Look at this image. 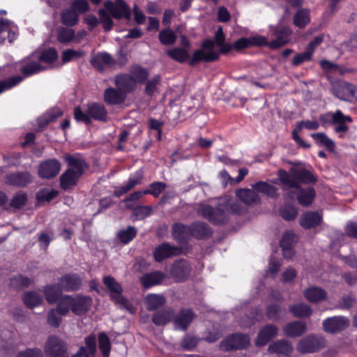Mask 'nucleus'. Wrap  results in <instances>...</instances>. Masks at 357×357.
Wrapping results in <instances>:
<instances>
[{"label":"nucleus","instance_id":"37","mask_svg":"<svg viewBox=\"0 0 357 357\" xmlns=\"http://www.w3.org/2000/svg\"><path fill=\"white\" fill-rule=\"evenodd\" d=\"M333 94L340 100L351 101V84L345 82L335 84L332 88Z\"/></svg>","mask_w":357,"mask_h":357},{"label":"nucleus","instance_id":"31","mask_svg":"<svg viewBox=\"0 0 357 357\" xmlns=\"http://www.w3.org/2000/svg\"><path fill=\"white\" fill-rule=\"evenodd\" d=\"M33 56L36 58V60L47 66L48 68L54 63L58 59V53L56 50L54 48H48L40 53L33 52Z\"/></svg>","mask_w":357,"mask_h":357},{"label":"nucleus","instance_id":"42","mask_svg":"<svg viewBox=\"0 0 357 357\" xmlns=\"http://www.w3.org/2000/svg\"><path fill=\"white\" fill-rule=\"evenodd\" d=\"M166 54L169 58L179 63H184L189 59L188 50L184 48L174 47L167 50Z\"/></svg>","mask_w":357,"mask_h":357},{"label":"nucleus","instance_id":"48","mask_svg":"<svg viewBox=\"0 0 357 357\" xmlns=\"http://www.w3.org/2000/svg\"><path fill=\"white\" fill-rule=\"evenodd\" d=\"M316 142L321 146H324L328 151H332L335 147L334 142L328 138L324 132H317L311 135Z\"/></svg>","mask_w":357,"mask_h":357},{"label":"nucleus","instance_id":"3","mask_svg":"<svg viewBox=\"0 0 357 357\" xmlns=\"http://www.w3.org/2000/svg\"><path fill=\"white\" fill-rule=\"evenodd\" d=\"M197 212L199 215L213 225H225L229 222L228 198L220 199L215 207L206 204H199Z\"/></svg>","mask_w":357,"mask_h":357},{"label":"nucleus","instance_id":"32","mask_svg":"<svg viewBox=\"0 0 357 357\" xmlns=\"http://www.w3.org/2000/svg\"><path fill=\"white\" fill-rule=\"evenodd\" d=\"M92 300L89 296L73 297L72 312L77 315L86 313L91 305Z\"/></svg>","mask_w":357,"mask_h":357},{"label":"nucleus","instance_id":"8","mask_svg":"<svg viewBox=\"0 0 357 357\" xmlns=\"http://www.w3.org/2000/svg\"><path fill=\"white\" fill-rule=\"evenodd\" d=\"M90 63L93 68L100 72H102L106 68H116L117 66L122 67L126 63V59L123 58L122 61H117L109 54L99 52L91 56Z\"/></svg>","mask_w":357,"mask_h":357},{"label":"nucleus","instance_id":"59","mask_svg":"<svg viewBox=\"0 0 357 357\" xmlns=\"http://www.w3.org/2000/svg\"><path fill=\"white\" fill-rule=\"evenodd\" d=\"M22 77L17 75L15 77H9L8 79L0 82V93L8 90L22 81Z\"/></svg>","mask_w":357,"mask_h":357},{"label":"nucleus","instance_id":"6","mask_svg":"<svg viewBox=\"0 0 357 357\" xmlns=\"http://www.w3.org/2000/svg\"><path fill=\"white\" fill-rule=\"evenodd\" d=\"M102 282L109 290L111 298L118 307L126 310L130 314L135 313V307L127 298L122 296L123 288L114 278L109 275L105 276Z\"/></svg>","mask_w":357,"mask_h":357},{"label":"nucleus","instance_id":"18","mask_svg":"<svg viewBox=\"0 0 357 357\" xmlns=\"http://www.w3.org/2000/svg\"><path fill=\"white\" fill-rule=\"evenodd\" d=\"M181 252V249L169 243H162L157 246L153 252L154 259L157 262H161L167 258L177 256Z\"/></svg>","mask_w":357,"mask_h":357},{"label":"nucleus","instance_id":"30","mask_svg":"<svg viewBox=\"0 0 357 357\" xmlns=\"http://www.w3.org/2000/svg\"><path fill=\"white\" fill-rule=\"evenodd\" d=\"M126 98L124 92H122L119 89L109 87L105 89L104 93V100L108 105H119L123 103Z\"/></svg>","mask_w":357,"mask_h":357},{"label":"nucleus","instance_id":"49","mask_svg":"<svg viewBox=\"0 0 357 357\" xmlns=\"http://www.w3.org/2000/svg\"><path fill=\"white\" fill-rule=\"evenodd\" d=\"M131 209L132 210V216L135 218V220H143L149 216L153 211V208L151 206L139 205L133 206Z\"/></svg>","mask_w":357,"mask_h":357},{"label":"nucleus","instance_id":"4","mask_svg":"<svg viewBox=\"0 0 357 357\" xmlns=\"http://www.w3.org/2000/svg\"><path fill=\"white\" fill-rule=\"evenodd\" d=\"M225 34L223 33L222 28L220 26L215 32V40L211 39L205 40L202 45L203 49L206 50H196L192 59L189 61L190 66H194L195 63L199 61L212 62L218 59L219 52L213 50L215 44L218 45H222L225 42Z\"/></svg>","mask_w":357,"mask_h":357},{"label":"nucleus","instance_id":"24","mask_svg":"<svg viewBox=\"0 0 357 357\" xmlns=\"http://www.w3.org/2000/svg\"><path fill=\"white\" fill-rule=\"evenodd\" d=\"M144 303L148 311H156L166 304L167 298L162 294H149L145 296Z\"/></svg>","mask_w":357,"mask_h":357},{"label":"nucleus","instance_id":"34","mask_svg":"<svg viewBox=\"0 0 357 357\" xmlns=\"http://www.w3.org/2000/svg\"><path fill=\"white\" fill-rule=\"evenodd\" d=\"M283 331L284 335L288 337H299L306 331V324L301 321H292L284 327Z\"/></svg>","mask_w":357,"mask_h":357},{"label":"nucleus","instance_id":"28","mask_svg":"<svg viewBox=\"0 0 357 357\" xmlns=\"http://www.w3.org/2000/svg\"><path fill=\"white\" fill-rule=\"evenodd\" d=\"M333 123L335 126L334 130L337 133L344 134L346 133L349 127L347 123H351L352 119L349 116H346L340 110H337L333 113Z\"/></svg>","mask_w":357,"mask_h":357},{"label":"nucleus","instance_id":"22","mask_svg":"<svg viewBox=\"0 0 357 357\" xmlns=\"http://www.w3.org/2000/svg\"><path fill=\"white\" fill-rule=\"evenodd\" d=\"M278 328L273 324H267L258 333L255 340L257 346L262 347L266 345L272 338L278 335Z\"/></svg>","mask_w":357,"mask_h":357},{"label":"nucleus","instance_id":"1","mask_svg":"<svg viewBox=\"0 0 357 357\" xmlns=\"http://www.w3.org/2000/svg\"><path fill=\"white\" fill-rule=\"evenodd\" d=\"M278 175L279 180L282 185V190L287 197L294 199V192L292 188H298L301 183L309 184L315 183L317 178L308 170L304 168L296 169L291 167L289 173L284 169H279Z\"/></svg>","mask_w":357,"mask_h":357},{"label":"nucleus","instance_id":"7","mask_svg":"<svg viewBox=\"0 0 357 357\" xmlns=\"http://www.w3.org/2000/svg\"><path fill=\"white\" fill-rule=\"evenodd\" d=\"M68 344L60 337L52 335L44 344V352L47 357H68Z\"/></svg>","mask_w":357,"mask_h":357},{"label":"nucleus","instance_id":"38","mask_svg":"<svg viewBox=\"0 0 357 357\" xmlns=\"http://www.w3.org/2000/svg\"><path fill=\"white\" fill-rule=\"evenodd\" d=\"M326 291L317 287H311L304 291V296L311 303H319L326 299Z\"/></svg>","mask_w":357,"mask_h":357},{"label":"nucleus","instance_id":"19","mask_svg":"<svg viewBox=\"0 0 357 357\" xmlns=\"http://www.w3.org/2000/svg\"><path fill=\"white\" fill-rule=\"evenodd\" d=\"M294 192V198L296 197L298 202L303 206L311 205L316 197V192L314 188L307 187L292 188Z\"/></svg>","mask_w":357,"mask_h":357},{"label":"nucleus","instance_id":"43","mask_svg":"<svg viewBox=\"0 0 357 357\" xmlns=\"http://www.w3.org/2000/svg\"><path fill=\"white\" fill-rule=\"evenodd\" d=\"M289 311L296 317H310L312 310L311 307L305 303H298L289 307Z\"/></svg>","mask_w":357,"mask_h":357},{"label":"nucleus","instance_id":"41","mask_svg":"<svg viewBox=\"0 0 357 357\" xmlns=\"http://www.w3.org/2000/svg\"><path fill=\"white\" fill-rule=\"evenodd\" d=\"M62 291L63 289H61V286L59 284H51L45 287L44 293L47 301L51 304L56 303L61 296Z\"/></svg>","mask_w":357,"mask_h":357},{"label":"nucleus","instance_id":"25","mask_svg":"<svg viewBox=\"0 0 357 357\" xmlns=\"http://www.w3.org/2000/svg\"><path fill=\"white\" fill-rule=\"evenodd\" d=\"M174 309L172 307H167L162 310L156 311L152 315V322L157 326H165L169 322H173Z\"/></svg>","mask_w":357,"mask_h":357},{"label":"nucleus","instance_id":"52","mask_svg":"<svg viewBox=\"0 0 357 357\" xmlns=\"http://www.w3.org/2000/svg\"><path fill=\"white\" fill-rule=\"evenodd\" d=\"M280 214L284 220L291 221L297 217L298 210L294 206L287 204L280 208Z\"/></svg>","mask_w":357,"mask_h":357},{"label":"nucleus","instance_id":"39","mask_svg":"<svg viewBox=\"0 0 357 357\" xmlns=\"http://www.w3.org/2000/svg\"><path fill=\"white\" fill-rule=\"evenodd\" d=\"M255 191L266 195V196L275 198L278 196V188L264 181H258L251 185Z\"/></svg>","mask_w":357,"mask_h":357},{"label":"nucleus","instance_id":"5","mask_svg":"<svg viewBox=\"0 0 357 357\" xmlns=\"http://www.w3.org/2000/svg\"><path fill=\"white\" fill-rule=\"evenodd\" d=\"M74 116L76 121L86 124L91 123V119L106 122L108 119L107 112L103 105L93 102L86 105V109L83 112L79 107L74 109Z\"/></svg>","mask_w":357,"mask_h":357},{"label":"nucleus","instance_id":"35","mask_svg":"<svg viewBox=\"0 0 357 357\" xmlns=\"http://www.w3.org/2000/svg\"><path fill=\"white\" fill-rule=\"evenodd\" d=\"M165 278V275L161 271H153L142 275L141 283L144 288H149L160 284Z\"/></svg>","mask_w":357,"mask_h":357},{"label":"nucleus","instance_id":"57","mask_svg":"<svg viewBox=\"0 0 357 357\" xmlns=\"http://www.w3.org/2000/svg\"><path fill=\"white\" fill-rule=\"evenodd\" d=\"M26 194L22 191H19L13 197L10 205L13 208H20L26 204Z\"/></svg>","mask_w":357,"mask_h":357},{"label":"nucleus","instance_id":"20","mask_svg":"<svg viewBox=\"0 0 357 357\" xmlns=\"http://www.w3.org/2000/svg\"><path fill=\"white\" fill-rule=\"evenodd\" d=\"M59 285L63 291H75L81 287L82 280L77 274H66L59 279Z\"/></svg>","mask_w":357,"mask_h":357},{"label":"nucleus","instance_id":"12","mask_svg":"<svg viewBox=\"0 0 357 357\" xmlns=\"http://www.w3.org/2000/svg\"><path fill=\"white\" fill-rule=\"evenodd\" d=\"M191 271V265L188 261L178 259L172 264L170 274L176 281L183 282L190 275Z\"/></svg>","mask_w":357,"mask_h":357},{"label":"nucleus","instance_id":"13","mask_svg":"<svg viewBox=\"0 0 357 357\" xmlns=\"http://www.w3.org/2000/svg\"><path fill=\"white\" fill-rule=\"evenodd\" d=\"M104 6L111 15L116 19L123 17L130 19V17L129 7L123 0H116L114 3L107 1L104 3Z\"/></svg>","mask_w":357,"mask_h":357},{"label":"nucleus","instance_id":"14","mask_svg":"<svg viewBox=\"0 0 357 357\" xmlns=\"http://www.w3.org/2000/svg\"><path fill=\"white\" fill-rule=\"evenodd\" d=\"M47 69H48V67L40 63L31 54L22 61L20 71L24 77H29Z\"/></svg>","mask_w":357,"mask_h":357},{"label":"nucleus","instance_id":"63","mask_svg":"<svg viewBox=\"0 0 357 357\" xmlns=\"http://www.w3.org/2000/svg\"><path fill=\"white\" fill-rule=\"evenodd\" d=\"M10 284L15 289L26 287L30 284V280L27 277L19 275L12 278Z\"/></svg>","mask_w":357,"mask_h":357},{"label":"nucleus","instance_id":"44","mask_svg":"<svg viewBox=\"0 0 357 357\" xmlns=\"http://www.w3.org/2000/svg\"><path fill=\"white\" fill-rule=\"evenodd\" d=\"M310 23V11L307 9L298 10L294 17V24L300 29H303Z\"/></svg>","mask_w":357,"mask_h":357},{"label":"nucleus","instance_id":"36","mask_svg":"<svg viewBox=\"0 0 357 357\" xmlns=\"http://www.w3.org/2000/svg\"><path fill=\"white\" fill-rule=\"evenodd\" d=\"M172 235L178 243L185 242L191 236V225L176 223L172 227Z\"/></svg>","mask_w":357,"mask_h":357},{"label":"nucleus","instance_id":"10","mask_svg":"<svg viewBox=\"0 0 357 357\" xmlns=\"http://www.w3.org/2000/svg\"><path fill=\"white\" fill-rule=\"evenodd\" d=\"M196 317V314L190 308H182L177 313L174 312L173 326L175 330L185 331Z\"/></svg>","mask_w":357,"mask_h":357},{"label":"nucleus","instance_id":"29","mask_svg":"<svg viewBox=\"0 0 357 357\" xmlns=\"http://www.w3.org/2000/svg\"><path fill=\"white\" fill-rule=\"evenodd\" d=\"M291 34V31L288 27L275 30L274 32L275 39L268 43V47L271 49H277L284 45L289 41Z\"/></svg>","mask_w":357,"mask_h":357},{"label":"nucleus","instance_id":"55","mask_svg":"<svg viewBox=\"0 0 357 357\" xmlns=\"http://www.w3.org/2000/svg\"><path fill=\"white\" fill-rule=\"evenodd\" d=\"M75 37V31L71 29L61 27L58 29L57 39L61 43H68Z\"/></svg>","mask_w":357,"mask_h":357},{"label":"nucleus","instance_id":"45","mask_svg":"<svg viewBox=\"0 0 357 357\" xmlns=\"http://www.w3.org/2000/svg\"><path fill=\"white\" fill-rule=\"evenodd\" d=\"M23 301L29 308H33L43 302V297L36 292L28 291L24 294Z\"/></svg>","mask_w":357,"mask_h":357},{"label":"nucleus","instance_id":"54","mask_svg":"<svg viewBox=\"0 0 357 357\" xmlns=\"http://www.w3.org/2000/svg\"><path fill=\"white\" fill-rule=\"evenodd\" d=\"M298 241V237L292 231H287L280 241L281 248H294Z\"/></svg>","mask_w":357,"mask_h":357},{"label":"nucleus","instance_id":"17","mask_svg":"<svg viewBox=\"0 0 357 357\" xmlns=\"http://www.w3.org/2000/svg\"><path fill=\"white\" fill-rule=\"evenodd\" d=\"M61 164L55 158L43 161L38 168V175L43 178H52L60 172Z\"/></svg>","mask_w":357,"mask_h":357},{"label":"nucleus","instance_id":"27","mask_svg":"<svg viewBox=\"0 0 357 357\" xmlns=\"http://www.w3.org/2000/svg\"><path fill=\"white\" fill-rule=\"evenodd\" d=\"M321 222L322 215L319 212H307L303 214L299 219L301 226L305 229L315 227L321 225Z\"/></svg>","mask_w":357,"mask_h":357},{"label":"nucleus","instance_id":"47","mask_svg":"<svg viewBox=\"0 0 357 357\" xmlns=\"http://www.w3.org/2000/svg\"><path fill=\"white\" fill-rule=\"evenodd\" d=\"M73 297L70 296H65L59 301L56 306V310L60 315H66L70 310H72Z\"/></svg>","mask_w":357,"mask_h":357},{"label":"nucleus","instance_id":"2","mask_svg":"<svg viewBox=\"0 0 357 357\" xmlns=\"http://www.w3.org/2000/svg\"><path fill=\"white\" fill-rule=\"evenodd\" d=\"M64 159L70 167L60 176V184L61 187L66 190L77 185L88 167L84 159L79 154H68L64 156Z\"/></svg>","mask_w":357,"mask_h":357},{"label":"nucleus","instance_id":"60","mask_svg":"<svg viewBox=\"0 0 357 357\" xmlns=\"http://www.w3.org/2000/svg\"><path fill=\"white\" fill-rule=\"evenodd\" d=\"M149 189L145 190L146 195H151L157 197L165 189L166 183L163 182H154L150 184Z\"/></svg>","mask_w":357,"mask_h":357},{"label":"nucleus","instance_id":"23","mask_svg":"<svg viewBox=\"0 0 357 357\" xmlns=\"http://www.w3.org/2000/svg\"><path fill=\"white\" fill-rule=\"evenodd\" d=\"M235 194L240 201L248 206L259 204L261 202L260 197L254 189H238Z\"/></svg>","mask_w":357,"mask_h":357},{"label":"nucleus","instance_id":"40","mask_svg":"<svg viewBox=\"0 0 357 357\" xmlns=\"http://www.w3.org/2000/svg\"><path fill=\"white\" fill-rule=\"evenodd\" d=\"M79 20V15L71 8L64 9L61 14V22L66 26L76 25Z\"/></svg>","mask_w":357,"mask_h":357},{"label":"nucleus","instance_id":"15","mask_svg":"<svg viewBox=\"0 0 357 357\" xmlns=\"http://www.w3.org/2000/svg\"><path fill=\"white\" fill-rule=\"evenodd\" d=\"M250 344V337L243 334H234L221 343V347L225 351L242 349Z\"/></svg>","mask_w":357,"mask_h":357},{"label":"nucleus","instance_id":"11","mask_svg":"<svg viewBox=\"0 0 357 357\" xmlns=\"http://www.w3.org/2000/svg\"><path fill=\"white\" fill-rule=\"evenodd\" d=\"M349 324V319L344 316L328 317L322 323L324 330L331 334L340 333L347 329Z\"/></svg>","mask_w":357,"mask_h":357},{"label":"nucleus","instance_id":"16","mask_svg":"<svg viewBox=\"0 0 357 357\" xmlns=\"http://www.w3.org/2000/svg\"><path fill=\"white\" fill-rule=\"evenodd\" d=\"M294 351L291 341L286 339L278 340L271 343L268 347V352L278 356H290Z\"/></svg>","mask_w":357,"mask_h":357},{"label":"nucleus","instance_id":"9","mask_svg":"<svg viewBox=\"0 0 357 357\" xmlns=\"http://www.w3.org/2000/svg\"><path fill=\"white\" fill-rule=\"evenodd\" d=\"M326 340L322 337L310 335L302 338L297 345V351L302 354L316 352L325 347Z\"/></svg>","mask_w":357,"mask_h":357},{"label":"nucleus","instance_id":"61","mask_svg":"<svg viewBox=\"0 0 357 357\" xmlns=\"http://www.w3.org/2000/svg\"><path fill=\"white\" fill-rule=\"evenodd\" d=\"M283 311H284V309H282L276 304H272L267 307L266 315L269 319L278 321L280 319V314Z\"/></svg>","mask_w":357,"mask_h":357},{"label":"nucleus","instance_id":"21","mask_svg":"<svg viewBox=\"0 0 357 357\" xmlns=\"http://www.w3.org/2000/svg\"><path fill=\"white\" fill-rule=\"evenodd\" d=\"M32 182V176L29 172H14L6 176V183L19 188H22Z\"/></svg>","mask_w":357,"mask_h":357},{"label":"nucleus","instance_id":"46","mask_svg":"<svg viewBox=\"0 0 357 357\" xmlns=\"http://www.w3.org/2000/svg\"><path fill=\"white\" fill-rule=\"evenodd\" d=\"M158 38L162 45H172L176 40V35L172 29H165L160 31Z\"/></svg>","mask_w":357,"mask_h":357},{"label":"nucleus","instance_id":"33","mask_svg":"<svg viewBox=\"0 0 357 357\" xmlns=\"http://www.w3.org/2000/svg\"><path fill=\"white\" fill-rule=\"evenodd\" d=\"M212 234L211 227L206 222L197 221L191 225V236L197 239L208 238Z\"/></svg>","mask_w":357,"mask_h":357},{"label":"nucleus","instance_id":"62","mask_svg":"<svg viewBox=\"0 0 357 357\" xmlns=\"http://www.w3.org/2000/svg\"><path fill=\"white\" fill-rule=\"evenodd\" d=\"M98 15L100 22L103 24L105 31H110L113 26V22L109 15L104 9H100Z\"/></svg>","mask_w":357,"mask_h":357},{"label":"nucleus","instance_id":"53","mask_svg":"<svg viewBox=\"0 0 357 357\" xmlns=\"http://www.w3.org/2000/svg\"><path fill=\"white\" fill-rule=\"evenodd\" d=\"M99 349L104 357H109L111 344L108 336L103 332L100 333L98 336Z\"/></svg>","mask_w":357,"mask_h":357},{"label":"nucleus","instance_id":"58","mask_svg":"<svg viewBox=\"0 0 357 357\" xmlns=\"http://www.w3.org/2000/svg\"><path fill=\"white\" fill-rule=\"evenodd\" d=\"M144 195H146L145 190H138V191L131 193L129 196H128L123 200V202L125 203L126 208H127V209L132 208L134 205L132 202L140 199Z\"/></svg>","mask_w":357,"mask_h":357},{"label":"nucleus","instance_id":"56","mask_svg":"<svg viewBox=\"0 0 357 357\" xmlns=\"http://www.w3.org/2000/svg\"><path fill=\"white\" fill-rule=\"evenodd\" d=\"M161 78L159 75H155L149 80H146L144 93L149 96H151L158 89V86L160 84Z\"/></svg>","mask_w":357,"mask_h":357},{"label":"nucleus","instance_id":"64","mask_svg":"<svg viewBox=\"0 0 357 357\" xmlns=\"http://www.w3.org/2000/svg\"><path fill=\"white\" fill-rule=\"evenodd\" d=\"M61 316L56 309H52L47 314V323L52 327L58 328L61 322Z\"/></svg>","mask_w":357,"mask_h":357},{"label":"nucleus","instance_id":"50","mask_svg":"<svg viewBox=\"0 0 357 357\" xmlns=\"http://www.w3.org/2000/svg\"><path fill=\"white\" fill-rule=\"evenodd\" d=\"M137 235V229L132 226H129L126 229L120 230L118 232L119 239L124 244L128 243Z\"/></svg>","mask_w":357,"mask_h":357},{"label":"nucleus","instance_id":"26","mask_svg":"<svg viewBox=\"0 0 357 357\" xmlns=\"http://www.w3.org/2000/svg\"><path fill=\"white\" fill-rule=\"evenodd\" d=\"M115 84L116 88L124 92L126 96L127 93H130L135 89L136 81L132 76L122 74L116 77Z\"/></svg>","mask_w":357,"mask_h":357},{"label":"nucleus","instance_id":"51","mask_svg":"<svg viewBox=\"0 0 357 357\" xmlns=\"http://www.w3.org/2000/svg\"><path fill=\"white\" fill-rule=\"evenodd\" d=\"M131 73L136 82H137L139 84L145 83L149 75L148 70L139 66H133L131 69Z\"/></svg>","mask_w":357,"mask_h":357}]
</instances>
